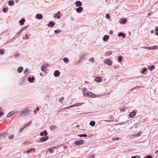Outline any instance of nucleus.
I'll list each match as a JSON object with an SVG mask.
<instances>
[{"instance_id": "1", "label": "nucleus", "mask_w": 158, "mask_h": 158, "mask_svg": "<svg viewBox=\"0 0 158 158\" xmlns=\"http://www.w3.org/2000/svg\"><path fill=\"white\" fill-rule=\"evenodd\" d=\"M84 141L83 140L80 139L79 141H76L74 143V144L76 145H80L82 144Z\"/></svg>"}, {"instance_id": "2", "label": "nucleus", "mask_w": 158, "mask_h": 158, "mask_svg": "<svg viewBox=\"0 0 158 158\" xmlns=\"http://www.w3.org/2000/svg\"><path fill=\"white\" fill-rule=\"evenodd\" d=\"M60 72L58 70H56L54 73V75L55 77H58L60 75Z\"/></svg>"}, {"instance_id": "3", "label": "nucleus", "mask_w": 158, "mask_h": 158, "mask_svg": "<svg viewBox=\"0 0 158 158\" xmlns=\"http://www.w3.org/2000/svg\"><path fill=\"white\" fill-rule=\"evenodd\" d=\"M76 11L78 13H81L83 10V8L81 7H79L76 9Z\"/></svg>"}, {"instance_id": "4", "label": "nucleus", "mask_w": 158, "mask_h": 158, "mask_svg": "<svg viewBox=\"0 0 158 158\" xmlns=\"http://www.w3.org/2000/svg\"><path fill=\"white\" fill-rule=\"evenodd\" d=\"M105 63L106 64H108L109 65H111L112 64V62L109 59H108L106 61Z\"/></svg>"}, {"instance_id": "5", "label": "nucleus", "mask_w": 158, "mask_h": 158, "mask_svg": "<svg viewBox=\"0 0 158 158\" xmlns=\"http://www.w3.org/2000/svg\"><path fill=\"white\" fill-rule=\"evenodd\" d=\"M48 139V137L46 136L45 137H42L40 139V140L43 141H45Z\"/></svg>"}, {"instance_id": "6", "label": "nucleus", "mask_w": 158, "mask_h": 158, "mask_svg": "<svg viewBox=\"0 0 158 158\" xmlns=\"http://www.w3.org/2000/svg\"><path fill=\"white\" fill-rule=\"evenodd\" d=\"M35 150V149L34 148H32L30 149H28L27 150L26 153H27L28 154L32 151H34Z\"/></svg>"}, {"instance_id": "7", "label": "nucleus", "mask_w": 158, "mask_h": 158, "mask_svg": "<svg viewBox=\"0 0 158 158\" xmlns=\"http://www.w3.org/2000/svg\"><path fill=\"white\" fill-rule=\"evenodd\" d=\"M135 115V111H132L129 114V116L130 118H133Z\"/></svg>"}, {"instance_id": "8", "label": "nucleus", "mask_w": 158, "mask_h": 158, "mask_svg": "<svg viewBox=\"0 0 158 158\" xmlns=\"http://www.w3.org/2000/svg\"><path fill=\"white\" fill-rule=\"evenodd\" d=\"M76 6L80 7L82 5V4L80 1H77L75 3Z\"/></svg>"}, {"instance_id": "9", "label": "nucleus", "mask_w": 158, "mask_h": 158, "mask_svg": "<svg viewBox=\"0 0 158 158\" xmlns=\"http://www.w3.org/2000/svg\"><path fill=\"white\" fill-rule=\"evenodd\" d=\"M54 25V23L52 21V22H49V23L48 24V27H52Z\"/></svg>"}, {"instance_id": "10", "label": "nucleus", "mask_w": 158, "mask_h": 158, "mask_svg": "<svg viewBox=\"0 0 158 158\" xmlns=\"http://www.w3.org/2000/svg\"><path fill=\"white\" fill-rule=\"evenodd\" d=\"M43 16L42 15L40 14H37L36 16V18L37 19H42Z\"/></svg>"}, {"instance_id": "11", "label": "nucleus", "mask_w": 158, "mask_h": 158, "mask_svg": "<svg viewBox=\"0 0 158 158\" xmlns=\"http://www.w3.org/2000/svg\"><path fill=\"white\" fill-rule=\"evenodd\" d=\"M83 103H76L74 105H72L73 106V107H76V106H78L81 105Z\"/></svg>"}, {"instance_id": "12", "label": "nucleus", "mask_w": 158, "mask_h": 158, "mask_svg": "<svg viewBox=\"0 0 158 158\" xmlns=\"http://www.w3.org/2000/svg\"><path fill=\"white\" fill-rule=\"evenodd\" d=\"M29 112V110L27 109H26L23 110L22 111L23 114H25Z\"/></svg>"}, {"instance_id": "13", "label": "nucleus", "mask_w": 158, "mask_h": 158, "mask_svg": "<svg viewBox=\"0 0 158 158\" xmlns=\"http://www.w3.org/2000/svg\"><path fill=\"white\" fill-rule=\"evenodd\" d=\"M48 66V64L46 65H43L41 67V69L42 71H44L46 68Z\"/></svg>"}, {"instance_id": "14", "label": "nucleus", "mask_w": 158, "mask_h": 158, "mask_svg": "<svg viewBox=\"0 0 158 158\" xmlns=\"http://www.w3.org/2000/svg\"><path fill=\"white\" fill-rule=\"evenodd\" d=\"M23 68L22 67H20L18 69L17 71L19 73H21L23 71Z\"/></svg>"}, {"instance_id": "15", "label": "nucleus", "mask_w": 158, "mask_h": 158, "mask_svg": "<svg viewBox=\"0 0 158 158\" xmlns=\"http://www.w3.org/2000/svg\"><path fill=\"white\" fill-rule=\"evenodd\" d=\"M96 97V95L91 92H90L89 97L91 98H94Z\"/></svg>"}, {"instance_id": "16", "label": "nucleus", "mask_w": 158, "mask_h": 158, "mask_svg": "<svg viewBox=\"0 0 158 158\" xmlns=\"http://www.w3.org/2000/svg\"><path fill=\"white\" fill-rule=\"evenodd\" d=\"M35 78L34 77H32L31 78V77H29L28 78V81L30 82H33V81L34 79Z\"/></svg>"}, {"instance_id": "17", "label": "nucleus", "mask_w": 158, "mask_h": 158, "mask_svg": "<svg viewBox=\"0 0 158 158\" xmlns=\"http://www.w3.org/2000/svg\"><path fill=\"white\" fill-rule=\"evenodd\" d=\"M60 14V12L58 11L57 14L55 15L54 17H56L57 19H59L60 18V16L59 15Z\"/></svg>"}, {"instance_id": "18", "label": "nucleus", "mask_w": 158, "mask_h": 158, "mask_svg": "<svg viewBox=\"0 0 158 158\" xmlns=\"http://www.w3.org/2000/svg\"><path fill=\"white\" fill-rule=\"evenodd\" d=\"M25 22V20L24 19H23L19 21V22L20 23V24L21 25H23L24 24V22Z\"/></svg>"}, {"instance_id": "19", "label": "nucleus", "mask_w": 158, "mask_h": 158, "mask_svg": "<svg viewBox=\"0 0 158 158\" xmlns=\"http://www.w3.org/2000/svg\"><path fill=\"white\" fill-rule=\"evenodd\" d=\"M109 38V36L107 35H105L103 38V40L105 41H107Z\"/></svg>"}, {"instance_id": "20", "label": "nucleus", "mask_w": 158, "mask_h": 158, "mask_svg": "<svg viewBox=\"0 0 158 158\" xmlns=\"http://www.w3.org/2000/svg\"><path fill=\"white\" fill-rule=\"evenodd\" d=\"M122 36L123 38H125V35L124 34L120 32L118 34V36Z\"/></svg>"}, {"instance_id": "21", "label": "nucleus", "mask_w": 158, "mask_h": 158, "mask_svg": "<svg viewBox=\"0 0 158 158\" xmlns=\"http://www.w3.org/2000/svg\"><path fill=\"white\" fill-rule=\"evenodd\" d=\"M95 123L94 121H92L90 122L89 124L92 126H94L95 125Z\"/></svg>"}, {"instance_id": "22", "label": "nucleus", "mask_w": 158, "mask_h": 158, "mask_svg": "<svg viewBox=\"0 0 158 158\" xmlns=\"http://www.w3.org/2000/svg\"><path fill=\"white\" fill-rule=\"evenodd\" d=\"M95 80L97 82H100L101 81V77H99L96 78Z\"/></svg>"}, {"instance_id": "23", "label": "nucleus", "mask_w": 158, "mask_h": 158, "mask_svg": "<svg viewBox=\"0 0 158 158\" xmlns=\"http://www.w3.org/2000/svg\"><path fill=\"white\" fill-rule=\"evenodd\" d=\"M14 4V2L13 1H10L8 2V4L10 6H12Z\"/></svg>"}, {"instance_id": "24", "label": "nucleus", "mask_w": 158, "mask_h": 158, "mask_svg": "<svg viewBox=\"0 0 158 158\" xmlns=\"http://www.w3.org/2000/svg\"><path fill=\"white\" fill-rule=\"evenodd\" d=\"M78 137H86L87 136V135L86 134H83V135H77Z\"/></svg>"}, {"instance_id": "25", "label": "nucleus", "mask_w": 158, "mask_h": 158, "mask_svg": "<svg viewBox=\"0 0 158 158\" xmlns=\"http://www.w3.org/2000/svg\"><path fill=\"white\" fill-rule=\"evenodd\" d=\"M112 53V52L111 51H108L106 53V55L107 56H108L110 55Z\"/></svg>"}, {"instance_id": "26", "label": "nucleus", "mask_w": 158, "mask_h": 158, "mask_svg": "<svg viewBox=\"0 0 158 158\" xmlns=\"http://www.w3.org/2000/svg\"><path fill=\"white\" fill-rule=\"evenodd\" d=\"M56 127H57L56 126H54L52 125L50 127V129L51 130H54Z\"/></svg>"}, {"instance_id": "27", "label": "nucleus", "mask_w": 158, "mask_h": 158, "mask_svg": "<svg viewBox=\"0 0 158 158\" xmlns=\"http://www.w3.org/2000/svg\"><path fill=\"white\" fill-rule=\"evenodd\" d=\"M63 60L66 63H68L69 61L68 59L67 58H64Z\"/></svg>"}, {"instance_id": "28", "label": "nucleus", "mask_w": 158, "mask_h": 158, "mask_svg": "<svg viewBox=\"0 0 158 158\" xmlns=\"http://www.w3.org/2000/svg\"><path fill=\"white\" fill-rule=\"evenodd\" d=\"M5 50L2 49H0V54H4V51Z\"/></svg>"}, {"instance_id": "29", "label": "nucleus", "mask_w": 158, "mask_h": 158, "mask_svg": "<svg viewBox=\"0 0 158 158\" xmlns=\"http://www.w3.org/2000/svg\"><path fill=\"white\" fill-rule=\"evenodd\" d=\"M61 31L60 30H56L54 32L55 33L57 34L59 33H60Z\"/></svg>"}, {"instance_id": "30", "label": "nucleus", "mask_w": 158, "mask_h": 158, "mask_svg": "<svg viewBox=\"0 0 158 158\" xmlns=\"http://www.w3.org/2000/svg\"><path fill=\"white\" fill-rule=\"evenodd\" d=\"M156 46H154L151 47H150L148 48L149 49H154L155 48Z\"/></svg>"}, {"instance_id": "31", "label": "nucleus", "mask_w": 158, "mask_h": 158, "mask_svg": "<svg viewBox=\"0 0 158 158\" xmlns=\"http://www.w3.org/2000/svg\"><path fill=\"white\" fill-rule=\"evenodd\" d=\"M119 139V138L118 137H115L114 139H113L112 140L113 141H116Z\"/></svg>"}, {"instance_id": "32", "label": "nucleus", "mask_w": 158, "mask_h": 158, "mask_svg": "<svg viewBox=\"0 0 158 158\" xmlns=\"http://www.w3.org/2000/svg\"><path fill=\"white\" fill-rule=\"evenodd\" d=\"M48 150L50 152V153H53L54 152V151L52 150L51 148H49L48 149Z\"/></svg>"}, {"instance_id": "33", "label": "nucleus", "mask_w": 158, "mask_h": 158, "mask_svg": "<svg viewBox=\"0 0 158 158\" xmlns=\"http://www.w3.org/2000/svg\"><path fill=\"white\" fill-rule=\"evenodd\" d=\"M64 99V98L63 97H62L59 100V102H61Z\"/></svg>"}, {"instance_id": "34", "label": "nucleus", "mask_w": 158, "mask_h": 158, "mask_svg": "<svg viewBox=\"0 0 158 158\" xmlns=\"http://www.w3.org/2000/svg\"><path fill=\"white\" fill-rule=\"evenodd\" d=\"M122 58L121 56H119L118 58V61L121 62L122 61Z\"/></svg>"}, {"instance_id": "35", "label": "nucleus", "mask_w": 158, "mask_h": 158, "mask_svg": "<svg viewBox=\"0 0 158 158\" xmlns=\"http://www.w3.org/2000/svg\"><path fill=\"white\" fill-rule=\"evenodd\" d=\"M89 61L92 62H94V58H91L89 60Z\"/></svg>"}, {"instance_id": "36", "label": "nucleus", "mask_w": 158, "mask_h": 158, "mask_svg": "<svg viewBox=\"0 0 158 158\" xmlns=\"http://www.w3.org/2000/svg\"><path fill=\"white\" fill-rule=\"evenodd\" d=\"M44 135L46 137V135L48 134V133L46 131H44Z\"/></svg>"}, {"instance_id": "37", "label": "nucleus", "mask_w": 158, "mask_h": 158, "mask_svg": "<svg viewBox=\"0 0 158 158\" xmlns=\"http://www.w3.org/2000/svg\"><path fill=\"white\" fill-rule=\"evenodd\" d=\"M147 69H146V68H144V69L143 70H142V74L144 72H145V71H147Z\"/></svg>"}, {"instance_id": "38", "label": "nucleus", "mask_w": 158, "mask_h": 158, "mask_svg": "<svg viewBox=\"0 0 158 158\" xmlns=\"http://www.w3.org/2000/svg\"><path fill=\"white\" fill-rule=\"evenodd\" d=\"M87 92H83V94L84 96H85V97H86L87 96Z\"/></svg>"}, {"instance_id": "39", "label": "nucleus", "mask_w": 158, "mask_h": 158, "mask_svg": "<svg viewBox=\"0 0 158 158\" xmlns=\"http://www.w3.org/2000/svg\"><path fill=\"white\" fill-rule=\"evenodd\" d=\"M144 158H152V156L150 155H148L147 156L145 157Z\"/></svg>"}, {"instance_id": "40", "label": "nucleus", "mask_w": 158, "mask_h": 158, "mask_svg": "<svg viewBox=\"0 0 158 158\" xmlns=\"http://www.w3.org/2000/svg\"><path fill=\"white\" fill-rule=\"evenodd\" d=\"M31 123V121L29 123H27V124L24 127H23V129H24L26 127H27V126H28V125H29Z\"/></svg>"}, {"instance_id": "41", "label": "nucleus", "mask_w": 158, "mask_h": 158, "mask_svg": "<svg viewBox=\"0 0 158 158\" xmlns=\"http://www.w3.org/2000/svg\"><path fill=\"white\" fill-rule=\"evenodd\" d=\"M39 110V108L38 107H36V110H34V113H36V111H38Z\"/></svg>"}, {"instance_id": "42", "label": "nucleus", "mask_w": 158, "mask_h": 158, "mask_svg": "<svg viewBox=\"0 0 158 158\" xmlns=\"http://www.w3.org/2000/svg\"><path fill=\"white\" fill-rule=\"evenodd\" d=\"M95 157V156L94 155H92L90 156L89 158H94Z\"/></svg>"}, {"instance_id": "43", "label": "nucleus", "mask_w": 158, "mask_h": 158, "mask_svg": "<svg viewBox=\"0 0 158 158\" xmlns=\"http://www.w3.org/2000/svg\"><path fill=\"white\" fill-rule=\"evenodd\" d=\"M90 92H87V96L86 97H89Z\"/></svg>"}, {"instance_id": "44", "label": "nucleus", "mask_w": 158, "mask_h": 158, "mask_svg": "<svg viewBox=\"0 0 158 158\" xmlns=\"http://www.w3.org/2000/svg\"><path fill=\"white\" fill-rule=\"evenodd\" d=\"M28 71V69H26L25 71H24V73H25Z\"/></svg>"}, {"instance_id": "45", "label": "nucleus", "mask_w": 158, "mask_h": 158, "mask_svg": "<svg viewBox=\"0 0 158 158\" xmlns=\"http://www.w3.org/2000/svg\"><path fill=\"white\" fill-rule=\"evenodd\" d=\"M3 114V112L2 111H1L0 112V117L1 116H2Z\"/></svg>"}, {"instance_id": "46", "label": "nucleus", "mask_w": 158, "mask_h": 158, "mask_svg": "<svg viewBox=\"0 0 158 158\" xmlns=\"http://www.w3.org/2000/svg\"><path fill=\"white\" fill-rule=\"evenodd\" d=\"M106 17L107 19H109L110 18V17L108 14H107L106 15Z\"/></svg>"}, {"instance_id": "47", "label": "nucleus", "mask_w": 158, "mask_h": 158, "mask_svg": "<svg viewBox=\"0 0 158 158\" xmlns=\"http://www.w3.org/2000/svg\"><path fill=\"white\" fill-rule=\"evenodd\" d=\"M83 92H86V89L85 88H83Z\"/></svg>"}, {"instance_id": "48", "label": "nucleus", "mask_w": 158, "mask_h": 158, "mask_svg": "<svg viewBox=\"0 0 158 158\" xmlns=\"http://www.w3.org/2000/svg\"><path fill=\"white\" fill-rule=\"evenodd\" d=\"M13 136L12 135H10L9 136V138L10 139H11L13 138Z\"/></svg>"}, {"instance_id": "49", "label": "nucleus", "mask_w": 158, "mask_h": 158, "mask_svg": "<svg viewBox=\"0 0 158 158\" xmlns=\"http://www.w3.org/2000/svg\"><path fill=\"white\" fill-rule=\"evenodd\" d=\"M3 12H6V9L5 8H4L3 9Z\"/></svg>"}, {"instance_id": "50", "label": "nucleus", "mask_w": 158, "mask_h": 158, "mask_svg": "<svg viewBox=\"0 0 158 158\" xmlns=\"http://www.w3.org/2000/svg\"><path fill=\"white\" fill-rule=\"evenodd\" d=\"M72 107H73V106L72 105H71V106L67 107L66 109H69V108H71Z\"/></svg>"}, {"instance_id": "51", "label": "nucleus", "mask_w": 158, "mask_h": 158, "mask_svg": "<svg viewBox=\"0 0 158 158\" xmlns=\"http://www.w3.org/2000/svg\"><path fill=\"white\" fill-rule=\"evenodd\" d=\"M154 65H152L151 66V70H152V69H154Z\"/></svg>"}, {"instance_id": "52", "label": "nucleus", "mask_w": 158, "mask_h": 158, "mask_svg": "<svg viewBox=\"0 0 158 158\" xmlns=\"http://www.w3.org/2000/svg\"><path fill=\"white\" fill-rule=\"evenodd\" d=\"M156 31L158 32V27H156L155 28Z\"/></svg>"}, {"instance_id": "53", "label": "nucleus", "mask_w": 158, "mask_h": 158, "mask_svg": "<svg viewBox=\"0 0 158 158\" xmlns=\"http://www.w3.org/2000/svg\"><path fill=\"white\" fill-rule=\"evenodd\" d=\"M40 135L41 136H42L44 135V132H41L40 133Z\"/></svg>"}, {"instance_id": "54", "label": "nucleus", "mask_w": 158, "mask_h": 158, "mask_svg": "<svg viewBox=\"0 0 158 158\" xmlns=\"http://www.w3.org/2000/svg\"><path fill=\"white\" fill-rule=\"evenodd\" d=\"M11 115L10 114V113H9V114H7V117H10V116H11Z\"/></svg>"}, {"instance_id": "55", "label": "nucleus", "mask_w": 158, "mask_h": 158, "mask_svg": "<svg viewBox=\"0 0 158 158\" xmlns=\"http://www.w3.org/2000/svg\"><path fill=\"white\" fill-rule=\"evenodd\" d=\"M136 158H140V157L139 156H135Z\"/></svg>"}, {"instance_id": "56", "label": "nucleus", "mask_w": 158, "mask_h": 158, "mask_svg": "<svg viewBox=\"0 0 158 158\" xmlns=\"http://www.w3.org/2000/svg\"><path fill=\"white\" fill-rule=\"evenodd\" d=\"M126 20H124L123 22H122V23H126Z\"/></svg>"}, {"instance_id": "57", "label": "nucleus", "mask_w": 158, "mask_h": 158, "mask_svg": "<svg viewBox=\"0 0 158 158\" xmlns=\"http://www.w3.org/2000/svg\"><path fill=\"white\" fill-rule=\"evenodd\" d=\"M23 129V128L22 129H21L20 130V131H20V132H22Z\"/></svg>"}, {"instance_id": "58", "label": "nucleus", "mask_w": 158, "mask_h": 158, "mask_svg": "<svg viewBox=\"0 0 158 158\" xmlns=\"http://www.w3.org/2000/svg\"><path fill=\"white\" fill-rule=\"evenodd\" d=\"M105 121H106L107 122H110L111 121V120H105Z\"/></svg>"}, {"instance_id": "59", "label": "nucleus", "mask_w": 158, "mask_h": 158, "mask_svg": "<svg viewBox=\"0 0 158 158\" xmlns=\"http://www.w3.org/2000/svg\"><path fill=\"white\" fill-rule=\"evenodd\" d=\"M131 158H136L135 156H132Z\"/></svg>"}, {"instance_id": "60", "label": "nucleus", "mask_w": 158, "mask_h": 158, "mask_svg": "<svg viewBox=\"0 0 158 158\" xmlns=\"http://www.w3.org/2000/svg\"><path fill=\"white\" fill-rule=\"evenodd\" d=\"M140 135V134H139V133H138V134L136 135H137V136H139Z\"/></svg>"}, {"instance_id": "61", "label": "nucleus", "mask_w": 158, "mask_h": 158, "mask_svg": "<svg viewBox=\"0 0 158 158\" xmlns=\"http://www.w3.org/2000/svg\"><path fill=\"white\" fill-rule=\"evenodd\" d=\"M25 36L27 38V39L28 38H27V34H26L25 35Z\"/></svg>"}, {"instance_id": "62", "label": "nucleus", "mask_w": 158, "mask_h": 158, "mask_svg": "<svg viewBox=\"0 0 158 158\" xmlns=\"http://www.w3.org/2000/svg\"><path fill=\"white\" fill-rule=\"evenodd\" d=\"M156 34L157 35H158V32H157L156 33Z\"/></svg>"}, {"instance_id": "63", "label": "nucleus", "mask_w": 158, "mask_h": 158, "mask_svg": "<svg viewBox=\"0 0 158 158\" xmlns=\"http://www.w3.org/2000/svg\"><path fill=\"white\" fill-rule=\"evenodd\" d=\"M155 48L158 49V46H156Z\"/></svg>"}, {"instance_id": "64", "label": "nucleus", "mask_w": 158, "mask_h": 158, "mask_svg": "<svg viewBox=\"0 0 158 158\" xmlns=\"http://www.w3.org/2000/svg\"><path fill=\"white\" fill-rule=\"evenodd\" d=\"M151 33H153V30L151 31Z\"/></svg>"}]
</instances>
